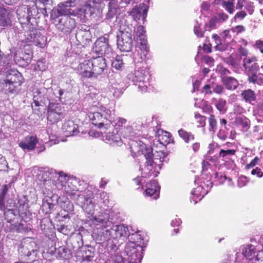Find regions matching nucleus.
I'll return each instance as SVG.
<instances>
[{
    "instance_id": "f257e3e1",
    "label": "nucleus",
    "mask_w": 263,
    "mask_h": 263,
    "mask_svg": "<svg viewBox=\"0 0 263 263\" xmlns=\"http://www.w3.org/2000/svg\"><path fill=\"white\" fill-rule=\"evenodd\" d=\"M89 118L93 124L99 128L104 126V129L111 128L113 129L111 126V123L114 124L115 126H122L127 122L126 119L121 117L112 118L111 111L100 104L96 106V110L89 113Z\"/></svg>"
},
{
    "instance_id": "f03ea898",
    "label": "nucleus",
    "mask_w": 263,
    "mask_h": 263,
    "mask_svg": "<svg viewBox=\"0 0 263 263\" xmlns=\"http://www.w3.org/2000/svg\"><path fill=\"white\" fill-rule=\"evenodd\" d=\"M131 151L135 154L138 155H143L145 158L146 162L144 168H141L142 174L143 177H146L152 175L153 174V170L154 172H158L159 169H160V164L159 162H161L163 161L164 158H161L159 159V162L157 161L158 158L156 157L153 159L152 156H154L153 154V149L151 146H147L141 141L133 142L131 144Z\"/></svg>"
},
{
    "instance_id": "7ed1b4c3",
    "label": "nucleus",
    "mask_w": 263,
    "mask_h": 263,
    "mask_svg": "<svg viewBox=\"0 0 263 263\" xmlns=\"http://www.w3.org/2000/svg\"><path fill=\"white\" fill-rule=\"evenodd\" d=\"M23 81V76L20 72L10 69L6 72L5 78L1 82V87L6 93L15 94Z\"/></svg>"
},
{
    "instance_id": "20e7f679",
    "label": "nucleus",
    "mask_w": 263,
    "mask_h": 263,
    "mask_svg": "<svg viewBox=\"0 0 263 263\" xmlns=\"http://www.w3.org/2000/svg\"><path fill=\"white\" fill-rule=\"evenodd\" d=\"M133 28L132 25H128L127 26L122 25L120 26V31L117 35V46L120 51H131L133 46Z\"/></svg>"
},
{
    "instance_id": "39448f33",
    "label": "nucleus",
    "mask_w": 263,
    "mask_h": 263,
    "mask_svg": "<svg viewBox=\"0 0 263 263\" xmlns=\"http://www.w3.org/2000/svg\"><path fill=\"white\" fill-rule=\"evenodd\" d=\"M76 0H67L59 3L57 6L53 8L50 13V19L57 20L60 16H76L77 14L75 10L71 9L74 6Z\"/></svg>"
},
{
    "instance_id": "423d86ee",
    "label": "nucleus",
    "mask_w": 263,
    "mask_h": 263,
    "mask_svg": "<svg viewBox=\"0 0 263 263\" xmlns=\"http://www.w3.org/2000/svg\"><path fill=\"white\" fill-rule=\"evenodd\" d=\"M78 181L75 179L68 178L66 176H60L57 179L54 186L59 190H64L70 195H75V192L78 191L77 187Z\"/></svg>"
},
{
    "instance_id": "0eeeda50",
    "label": "nucleus",
    "mask_w": 263,
    "mask_h": 263,
    "mask_svg": "<svg viewBox=\"0 0 263 263\" xmlns=\"http://www.w3.org/2000/svg\"><path fill=\"white\" fill-rule=\"evenodd\" d=\"M93 194L87 191L81 194H78L75 198L77 203L88 214L92 215L95 210V205L91 200Z\"/></svg>"
},
{
    "instance_id": "6e6552de",
    "label": "nucleus",
    "mask_w": 263,
    "mask_h": 263,
    "mask_svg": "<svg viewBox=\"0 0 263 263\" xmlns=\"http://www.w3.org/2000/svg\"><path fill=\"white\" fill-rule=\"evenodd\" d=\"M255 247L250 244L245 245L240 247L241 252L236 254V263L253 262L255 258Z\"/></svg>"
},
{
    "instance_id": "1a4fd4ad",
    "label": "nucleus",
    "mask_w": 263,
    "mask_h": 263,
    "mask_svg": "<svg viewBox=\"0 0 263 263\" xmlns=\"http://www.w3.org/2000/svg\"><path fill=\"white\" fill-rule=\"evenodd\" d=\"M129 78L132 80L138 91L140 92L147 91L148 82L144 81L145 74V70L143 69L138 68L136 69L134 73L129 75Z\"/></svg>"
},
{
    "instance_id": "9d476101",
    "label": "nucleus",
    "mask_w": 263,
    "mask_h": 263,
    "mask_svg": "<svg viewBox=\"0 0 263 263\" xmlns=\"http://www.w3.org/2000/svg\"><path fill=\"white\" fill-rule=\"evenodd\" d=\"M143 243H139L138 245L134 242L127 243L125 251L127 256L134 262H140L142 258V251L144 250Z\"/></svg>"
},
{
    "instance_id": "9b49d317",
    "label": "nucleus",
    "mask_w": 263,
    "mask_h": 263,
    "mask_svg": "<svg viewBox=\"0 0 263 263\" xmlns=\"http://www.w3.org/2000/svg\"><path fill=\"white\" fill-rule=\"evenodd\" d=\"M136 32L138 37L137 40L139 44L138 48L141 51L140 53L139 50L138 51V54L140 56V59L143 61L146 59L148 53L147 40L144 27L141 25L138 26Z\"/></svg>"
},
{
    "instance_id": "f8f14e48",
    "label": "nucleus",
    "mask_w": 263,
    "mask_h": 263,
    "mask_svg": "<svg viewBox=\"0 0 263 263\" xmlns=\"http://www.w3.org/2000/svg\"><path fill=\"white\" fill-rule=\"evenodd\" d=\"M56 28L64 33H70L76 27V21L70 16L51 20Z\"/></svg>"
},
{
    "instance_id": "ddd939ff",
    "label": "nucleus",
    "mask_w": 263,
    "mask_h": 263,
    "mask_svg": "<svg viewBox=\"0 0 263 263\" xmlns=\"http://www.w3.org/2000/svg\"><path fill=\"white\" fill-rule=\"evenodd\" d=\"M64 107L59 103H50L47 111V119L52 123L57 122L64 118Z\"/></svg>"
},
{
    "instance_id": "4468645a",
    "label": "nucleus",
    "mask_w": 263,
    "mask_h": 263,
    "mask_svg": "<svg viewBox=\"0 0 263 263\" xmlns=\"http://www.w3.org/2000/svg\"><path fill=\"white\" fill-rule=\"evenodd\" d=\"M104 235L107 240L126 237L128 235V229L123 224L113 226L109 230L105 231Z\"/></svg>"
},
{
    "instance_id": "2eb2a0df",
    "label": "nucleus",
    "mask_w": 263,
    "mask_h": 263,
    "mask_svg": "<svg viewBox=\"0 0 263 263\" xmlns=\"http://www.w3.org/2000/svg\"><path fill=\"white\" fill-rule=\"evenodd\" d=\"M98 5L99 4L96 3L95 0H90L81 8L76 11L77 14L76 16L82 20L88 16H91L95 13L97 10H98Z\"/></svg>"
},
{
    "instance_id": "dca6fc26",
    "label": "nucleus",
    "mask_w": 263,
    "mask_h": 263,
    "mask_svg": "<svg viewBox=\"0 0 263 263\" xmlns=\"http://www.w3.org/2000/svg\"><path fill=\"white\" fill-rule=\"evenodd\" d=\"M92 68L91 59L85 60L80 62L76 70L81 78H93Z\"/></svg>"
},
{
    "instance_id": "f3484780",
    "label": "nucleus",
    "mask_w": 263,
    "mask_h": 263,
    "mask_svg": "<svg viewBox=\"0 0 263 263\" xmlns=\"http://www.w3.org/2000/svg\"><path fill=\"white\" fill-rule=\"evenodd\" d=\"M35 31L32 30L25 32L24 34L25 38H22V41L27 44L32 43L35 46L42 47L44 44V36L35 33Z\"/></svg>"
},
{
    "instance_id": "a211bd4d",
    "label": "nucleus",
    "mask_w": 263,
    "mask_h": 263,
    "mask_svg": "<svg viewBox=\"0 0 263 263\" xmlns=\"http://www.w3.org/2000/svg\"><path fill=\"white\" fill-rule=\"evenodd\" d=\"M91 59L93 66V77L97 78L98 76L101 75L106 69V60L102 56H99Z\"/></svg>"
},
{
    "instance_id": "6ab92c4d",
    "label": "nucleus",
    "mask_w": 263,
    "mask_h": 263,
    "mask_svg": "<svg viewBox=\"0 0 263 263\" xmlns=\"http://www.w3.org/2000/svg\"><path fill=\"white\" fill-rule=\"evenodd\" d=\"M148 8L149 7L147 5L141 3L134 7L129 14L135 21H137L141 17L144 22L147 16Z\"/></svg>"
},
{
    "instance_id": "aec40b11",
    "label": "nucleus",
    "mask_w": 263,
    "mask_h": 263,
    "mask_svg": "<svg viewBox=\"0 0 263 263\" xmlns=\"http://www.w3.org/2000/svg\"><path fill=\"white\" fill-rule=\"evenodd\" d=\"M111 130L107 133L104 131V135H103V140L106 143H109L113 146H120L122 144V141L117 131L113 129V132H110Z\"/></svg>"
},
{
    "instance_id": "412c9836",
    "label": "nucleus",
    "mask_w": 263,
    "mask_h": 263,
    "mask_svg": "<svg viewBox=\"0 0 263 263\" xmlns=\"http://www.w3.org/2000/svg\"><path fill=\"white\" fill-rule=\"evenodd\" d=\"M109 218L110 216L109 214L104 212L100 213L97 216L93 217L92 221L96 226L105 228L109 227L111 224Z\"/></svg>"
},
{
    "instance_id": "4be33fe9",
    "label": "nucleus",
    "mask_w": 263,
    "mask_h": 263,
    "mask_svg": "<svg viewBox=\"0 0 263 263\" xmlns=\"http://www.w3.org/2000/svg\"><path fill=\"white\" fill-rule=\"evenodd\" d=\"M38 139L36 136H28L21 140L18 145L23 150L31 151L35 148Z\"/></svg>"
},
{
    "instance_id": "5701e85b",
    "label": "nucleus",
    "mask_w": 263,
    "mask_h": 263,
    "mask_svg": "<svg viewBox=\"0 0 263 263\" xmlns=\"http://www.w3.org/2000/svg\"><path fill=\"white\" fill-rule=\"evenodd\" d=\"M160 186L155 180L151 181L146 185L144 195L146 196L152 197L153 199H156L159 197Z\"/></svg>"
},
{
    "instance_id": "b1692460",
    "label": "nucleus",
    "mask_w": 263,
    "mask_h": 263,
    "mask_svg": "<svg viewBox=\"0 0 263 263\" xmlns=\"http://www.w3.org/2000/svg\"><path fill=\"white\" fill-rule=\"evenodd\" d=\"M63 129L67 136H73L79 133L78 126L71 120H68L64 123Z\"/></svg>"
},
{
    "instance_id": "393cba45",
    "label": "nucleus",
    "mask_w": 263,
    "mask_h": 263,
    "mask_svg": "<svg viewBox=\"0 0 263 263\" xmlns=\"http://www.w3.org/2000/svg\"><path fill=\"white\" fill-rule=\"evenodd\" d=\"M108 45L105 37H100L95 43L93 50L95 52L103 55Z\"/></svg>"
},
{
    "instance_id": "a878e982",
    "label": "nucleus",
    "mask_w": 263,
    "mask_h": 263,
    "mask_svg": "<svg viewBox=\"0 0 263 263\" xmlns=\"http://www.w3.org/2000/svg\"><path fill=\"white\" fill-rule=\"evenodd\" d=\"M108 45L105 37H100L95 43L93 50L95 52L103 55Z\"/></svg>"
},
{
    "instance_id": "bb28decb",
    "label": "nucleus",
    "mask_w": 263,
    "mask_h": 263,
    "mask_svg": "<svg viewBox=\"0 0 263 263\" xmlns=\"http://www.w3.org/2000/svg\"><path fill=\"white\" fill-rule=\"evenodd\" d=\"M142 126L141 125L136 126L134 124L131 126H128L124 129L123 132L124 136L126 138H133L135 137L136 135L141 130Z\"/></svg>"
},
{
    "instance_id": "cd10ccee",
    "label": "nucleus",
    "mask_w": 263,
    "mask_h": 263,
    "mask_svg": "<svg viewBox=\"0 0 263 263\" xmlns=\"http://www.w3.org/2000/svg\"><path fill=\"white\" fill-rule=\"evenodd\" d=\"M221 81L227 89L229 90H235L239 85L238 81L232 77H223Z\"/></svg>"
},
{
    "instance_id": "c85d7f7f",
    "label": "nucleus",
    "mask_w": 263,
    "mask_h": 263,
    "mask_svg": "<svg viewBox=\"0 0 263 263\" xmlns=\"http://www.w3.org/2000/svg\"><path fill=\"white\" fill-rule=\"evenodd\" d=\"M16 13L19 18H26L27 21L29 22L31 16L32 15L30 9L25 5L20 7L16 10Z\"/></svg>"
},
{
    "instance_id": "c756f323",
    "label": "nucleus",
    "mask_w": 263,
    "mask_h": 263,
    "mask_svg": "<svg viewBox=\"0 0 263 263\" xmlns=\"http://www.w3.org/2000/svg\"><path fill=\"white\" fill-rule=\"evenodd\" d=\"M32 55L31 53H24L22 57H15V60L22 66H27L31 62Z\"/></svg>"
},
{
    "instance_id": "7c9ffc66",
    "label": "nucleus",
    "mask_w": 263,
    "mask_h": 263,
    "mask_svg": "<svg viewBox=\"0 0 263 263\" xmlns=\"http://www.w3.org/2000/svg\"><path fill=\"white\" fill-rule=\"evenodd\" d=\"M90 32L80 30L76 33V37L77 41L81 44H86L90 41Z\"/></svg>"
},
{
    "instance_id": "2f4dec72",
    "label": "nucleus",
    "mask_w": 263,
    "mask_h": 263,
    "mask_svg": "<svg viewBox=\"0 0 263 263\" xmlns=\"http://www.w3.org/2000/svg\"><path fill=\"white\" fill-rule=\"evenodd\" d=\"M179 136L185 143H189L195 139V136L190 132H187L183 129L178 130Z\"/></svg>"
},
{
    "instance_id": "473e14b6",
    "label": "nucleus",
    "mask_w": 263,
    "mask_h": 263,
    "mask_svg": "<svg viewBox=\"0 0 263 263\" xmlns=\"http://www.w3.org/2000/svg\"><path fill=\"white\" fill-rule=\"evenodd\" d=\"M9 23V17L6 9L0 7V25L6 26Z\"/></svg>"
},
{
    "instance_id": "72a5a7b5",
    "label": "nucleus",
    "mask_w": 263,
    "mask_h": 263,
    "mask_svg": "<svg viewBox=\"0 0 263 263\" xmlns=\"http://www.w3.org/2000/svg\"><path fill=\"white\" fill-rule=\"evenodd\" d=\"M241 95L246 102L251 103L253 101L255 100L256 97L255 93L254 91L251 89H248L242 91Z\"/></svg>"
},
{
    "instance_id": "f704fd0d",
    "label": "nucleus",
    "mask_w": 263,
    "mask_h": 263,
    "mask_svg": "<svg viewBox=\"0 0 263 263\" xmlns=\"http://www.w3.org/2000/svg\"><path fill=\"white\" fill-rule=\"evenodd\" d=\"M236 153L234 149H227L224 150L221 149L219 154L220 158H222L223 160H226L227 159H230L231 157L235 155Z\"/></svg>"
},
{
    "instance_id": "c9c22d12",
    "label": "nucleus",
    "mask_w": 263,
    "mask_h": 263,
    "mask_svg": "<svg viewBox=\"0 0 263 263\" xmlns=\"http://www.w3.org/2000/svg\"><path fill=\"white\" fill-rule=\"evenodd\" d=\"M123 65V57L121 56H117L115 60L112 62V66L118 70L121 69Z\"/></svg>"
},
{
    "instance_id": "e433bc0d",
    "label": "nucleus",
    "mask_w": 263,
    "mask_h": 263,
    "mask_svg": "<svg viewBox=\"0 0 263 263\" xmlns=\"http://www.w3.org/2000/svg\"><path fill=\"white\" fill-rule=\"evenodd\" d=\"M249 81L253 84H257L259 85L263 84V75L257 76L253 74L249 76Z\"/></svg>"
},
{
    "instance_id": "4c0bfd02",
    "label": "nucleus",
    "mask_w": 263,
    "mask_h": 263,
    "mask_svg": "<svg viewBox=\"0 0 263 263\" xmlns=\"http://www.w3.org/2000/svg\"><path fill=\"white\" fill-rule=\"evenodd\" d=\"M236 123L238 125H241L243 128H247L249 126L250 121L247 118L237 117L236 119Z\"/></svg>"
},
{
    "instance_id": "58836bf2",
    "label": "nucleus",
    "mask_w": 263,
    "mask_h": 263,
    "mask_svg": "<svg viewBox=\"0 0 263 263\" xmlns=\"http://www.w3.org/2000/svg\"><path fill=\"white\" fill-rule=\"evenodd\" d=\"M210 132L214 133L217 129V121L214 115H211L209 118Z\"/></svg>"
},
{
    "instance_id": "ea45409f",
    "label": "nucleus",
    "mask_w": 263,
    "mask_h": 263,
    "mask_svg": "<svg viewBox=\"0 0 263 263\" xmlns=\"http://www.w3.org/2000/svg\"><path fill=\"white\" fill-rule=\"evenodd\" d=\"M131 239L133 240L132 242H134L138 245L139 243H143V247H145L146 243L144 241V239L142 238V236L138 233L133 234L132 235Z\"/></svg>"
},
{
    "instance_id": "a19ab883",
    "label": "nucleus",
    "mask_w": 263,
    "mask_h": 263,
    "mask_svg": "<svg viewBox=\"0 0 263 263\" xmlns=\"http://www.w3.org/2000/svg\"><path fill=\"white\" fill-rule=\"evenodd\" d=\"M216 107L219 111L225 112L227 110L226 101L222 99H218L216 103Z\"/></svg>"
},
{
    "instance_id": "79ce46f5",
    "label": "nucleus",
    "mask_w": 263,
    "mask_h": 263,
    "mask_svg": "<svg viewBox=\"0 0 263 263\" xmlns=\"http://www.w3.org/2000/svg\"><path fill=\"white\" fill-rule=\"evenodd\" d=\"M195 119L198 127H204L205 125L206 118L199 113H195Z\"/></svg>"
},
{
    "instance_id": "37998d69",
    "label": "nucleus",
    "mask_w": 263,
    "mask_h": 263,
    "mask_svg": "<svg viewBox=\"0 0 263 263\" xmlns=\"http://www.w3.org/2000/svg\"><path fill=\"white\" fill-rule=\"evenodd\" d=\"M222 6L230 14L233 13L234 12V3L228 1H223L222 2Z\"/></svg>"
},
{
    "instance_id": "c03bdc74",
    "label": "nucleus",
    "mask_w": 263,
    "mask_h": 263,
    "mask_svg": "<svg viewBox=\"0 0 263 263\" xmlns=\"http://www.w3.org/2000/svg\"><path fill=\"white\" fill-rule=\"evenodd\" d=\"M257 61V58L255 56H252L248 58H245L243 60V66L246 69L250 67V65L253 63Z\"/></svg>"
},
{
    "instance_id": "a18cd8bd",
    "label": "nucleus",
    "mask_w": 263,
    "mask_h": 263,
    "mask_svg": "<svg viewBox=\"0 0 263 263\" xmlns=\"http://www.w3.org/2000/svg\"><path fill=\"white\" fill-rule=\"evenodd\" d=\"M41 91L36 90L33 92V102L36 106L40 105V102L42 101V97L40 95Z\"/></svg>"
},
{
    "instance_id": "49530a36",
    "label": "nucleus",
    "mask_w": 263,
    "mask_h": 263,
    "mask_svg": "<svg viewBox=\"0 0 263 263\" xmlns=\"http://www.w3.org/2000/svg\"><path fill=\"white\" fill-rule=\"evenodd\" d=\"M95 253L93 251L88 249L85 251L84 260L87 261H91L94 257Z\"/></svg>"
},
{
    "instance_id": "de8ad7c7",
    "label": "nucleus",
    "mask_w": 263,
    "mask_h": 263,
    "mask_svg": "<svg viewBox=\"0 0 263 263\" xmlns=\"http://www.w3.org/2000/svg\"><path fill=\"white\" fill-rule=\"evenodd\" d=\"M249 180L247 177L246 176H240L238 179L237 184L239 187L245 186L248 183Z\"/></svg>"
},
{
    "instance_id": "09e8293b",
    "label": "nucleus",
    "mask_w": 263,
    "mask_h": 263,
    "mask_svg": "<svg viewBox=\"0 0 263 263\" xmlns=\"http://www.w3.org/2000/svg\"><path fill=\"white\" fill-rule=\"evenodd\" d=\"M47 66L46 64V62L44 60H40L37 63V67L35 68L36 69L44 71H45Z\"/></svg>"
},
{
    "instance_id": "8fccbe9b",
    "label": "nucleus",
    "mask_w": 263,
    "mask_h": 263,
    "mask_svg": "<svg viewBox=\"0 0 263 263\" xmlns=\"http://www.w3.org/2000/svg\"><path fill=\"white\" fill-rule=\"evenodd\" d=\"M8 189L7 185H4L3 187L0 189V191L2 192V193L0 195V208H2L3 204V199L4 197L7 192Z\"/></svg>"
},
{
    "instance_id": "3c124183",
    "label": "nucleus",
    "mask_w": 263,
    "mask_h": 263,
    "mask_svg": "<svg viewBox=\"0 0 263 263\" xmlns=\"http://www.w3.org/2000/svg\"><path fill=\"white\" fill-rule=\"evenodd\" d=\"M194 31L195 34L198 37H201L203 36V32L201 31L199 25L197 23L194 26Z\"/></svg>"
},
{
    "instance_id": "603ef678",
    "label": "nucleus",
    "mask_w": 263,
    "mask_h": 263,
    "mask_svg": "<svg viewBox=\"0 0 263 263\" xmlns=\"http://www.w3.org/2000/svg\"><path fill=\"white\" fill-rule=\"evenodd\" d=\"M213 91L217 94H221L224 91V88L222 85H215L212 86Z\"/></svg>"
},
{
    "instance_id": "864d4df0",
    "label": "nucleus",
    "mask_w": 263,
    "mask_h": 263,
    "mask_svg": "<svg viewBox=\"0 0 263 263\" xmlns=\"http://www.w3.org/2000/svg\"><path fill=\"white\" fill-rule=\"evenodd\" d=\"M216 70L221 75H227L229 73V70L222 65H218Z\"/></svg>"
},
{
    "instance_id": "5fc2aeb1",
    "label": "nucleus",
    "mask_w": 263,
    "mask_h": 263,
    "mask_svg": "<svg viewBox=\"0 0 263 263\" xmlns=\"http://www.w3.org/2000/svg\"><path fill=\"white\" fill-rule=\"evenodd\" d=\"M251 173L252 175H256L258 178H261L263 176V172L261 171V169L258 167L253 169Z\"/></svg>"
},
{
    "instance_id": "6e6d98bb",
    "label": "nucleus",
    "mask_w": 263,
    "mask_h": 263,
    "mask_svg": "<svg viewBox=\"0 0 263 263\" xmlns=\"http://www.w3.org/2000/svg\"><path fill=\"white\" fill-rule=\"evenodd\" d=\"M245 9L248 11L250 14H252L254 11L253 3L247 2L245 6Z\"/></svg>"
},
{
    "instance_id": "4d7b16f0",
    "label": "nucleus",
    "mask_w": 263,
    "mask_h": 263,
    "mask_svg": "<svg viewBox=\"0 0 263 263\" xmlns=\"http://www.w3.org/2000/svg\"><path fill=\"white\" fill-rule=\"evenodd\" d=\"M254 260L256 261V263H263V251H259L257 255L255 256Z\"/></svg>"
},
{
    "instance_id": "13d9d810",
    "label": "nucleus",
    "mask_w": 263,
    "mask_h": 263,
    "mask_svg": "<svg viewBox=\"0 0 263 263\" xmlns=\"http://www.w3.org/2000/svg\"><path fill=\"white\" fill-rule=\"evenodd\" d=\"M255 47L258 49L261 53H263V41H256L255 44Z\"/></svg>"
},
{
    "instance_id": "bf43d9fd",
    "label": "nucleus",
    "mask_w": 263,
    "mask_h": 263,
    "mask_svg": "<svg viewBox=\"0 0 263 263\" xmlns=\"http://www.w3.org/2000/svg\"><path fill=\"white\" fill-rule=\"evenodd\" d=\"M163 137H164V140L165 142H167L169 139V133L167 132H162V134L161 135L159 134L158 140L160 141L161 139H163Z\"/></svg>"
},
{
    "instance_id": "052dcab7",
    "label": "nucleus",
    "mask_w": 263,
    "mask_h": 263,
    "mask_svg": "<svg viewBox=\"0 0 263 263\" xmlns=\"http://www.w3.org/2000/svg\"><path fill=\"white\" fill-rule=\"evenodd\" d=\"M202 92L206 95H211L212 93L211 87L210 85H205L203 88Z\"/></svg>"
},
{
    "instance_id": "680f3d73",
    "label": "nucleus",
    "mask_w": 263,
    "mask_h": 263,
    "mask_svg": "<svg viewBox=\"0 0 263 263\" xmlns=\"http://www.w3.org/2000/svg\"><path fill=\"white\" fill-rule=\"evenodd\" d=\"M246 15L247 13H246V12L243 11H241L240 12H237L235 14L234 16V19L239 18L240 20H242L246 17Z\"/></svg>"
},
{
    "instance_id": "e2e57ef3",
    "label": "nucleus",
    "mask_w": 263,
    "mask_h": 263,
    "mask_svg": "<svg viewBox=\"0 0 263 263\" xmlns=\"http://www.w3.org/2000/svg\"><path fill=\"white\" fill-rule=\"evenodd\" d=\"M254 113L260 117L263 116V104L258 105V107L254 110Z\"/></svg>"
},
{
    "instance_id": "0e129e2a",
    "label": "nucleus",
    "mask_w": 263,
    "mask_h": 263,
    "mask_svg": "<svg viewBox=\"0 0 263 263\" xmlns=\"http://www.w3.org/2000/svg\"><path fill=\"white\" fill-rule=\"evenodd\" d=\"M103 54L107 58H109L111 55L114 54V53L112 52L111 48L109 45L104 51V53H103Z\"/></svg>"
},
{
    "instance_id": "69168bd1",
    "label": "nucleus",
    "mask_w": 263,
    "mask_h": 263,
    "mask_svg": "<svg viewBox=\"0 0 263 263\" xmlns=\"http://www.w3.org/2000/svg\"><path fill=\"white\" fill-rule=\"evenodd\" d=\"M45 7H50L53 4V0H39Z\"/></svg>"
},
{
    "instance_id": "338daca9",
    "label": "nucleus",
    "mask_w": 263,
    "mask_h": 263,
    "mask_svg": "<svg viewBox=\"0 0 263 263\" xmlns=\"http://www.w3.org/2000/svg\"><path fill=\"white\" fill-rule=\"evenodd\" d=\"M246 2V0H238L236 5V9H241L242 7L245 6Z\"/></svg>"
},
{
    "instance_id": "774afa93",
    "label": "nucleus",
    "mask_w": 263,
    "mask_h": 263,
    "mask_svg": "<svg viewBox=\"0 0 263 263\" xmlns=\"http://www.w3.org/2000/svg\"><path fill=\"white\" fill-rule=\"evenodd\" d=\"M217 136L219 138L222 140H226L227 137L224 130L220 129L217 134Z\"/></svg>"
}]
</instances>
